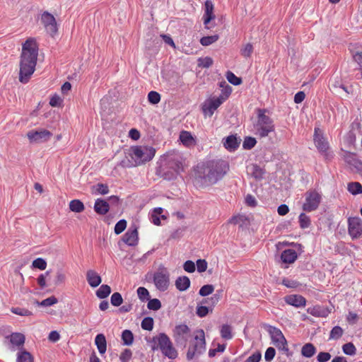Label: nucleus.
I'll return each instance as SVG.
<instances>
[{
	"mask_svg": "<svg viewBox=\"0 0 362 362\" xmlns=\"http://www.w3.org/2000/svg\"><path fill=\"white\" fill-rule=\"evenodd\" d=\"M229 170L227 161L221 159L207 160L197 165L194 169V182L199 187H206L216 184Z\"/></svg>",
	"mask_w": 362,
	"mask_h": 362,
	"instance_id": "nucleus-1",
	"label": "nucleus"
},
{
	"mask_svg": "<svg viewBox=\"0 0 362 362\" xmlns=\"http://www.w3.org/2000/svg\"><path fill=\"white\" fill-rule=\"evenodd\" d=\"M38 47L33 38L28 39L23 45L20 60L19 81L26 83L35 70Z\"/></svg>",
	"mask_w": 362,
	"mask_h": 362,
	"instance_id": "nucleus-2",
	"label": "nucleus"
},
{
	"mask_svg": "<svg viewBox=\"0 0 362 362\" xmlns=\"http://www.w3.org/2000/svg\"><path fill=\"white\" fill-rule=\"evenodd\" d=\"M147 342L151 344L153 351L159 349L165 357L170 359H175L177 357V350L169 337L165 333H159L151 339H147Z\"/></svg>",
	"mask_w": 362,
	"mask_h": 362,
	"instance_id": "nucleus-3",
	"label": "nucleus"
},
{
	"mask_svg": "<svg viewBox=\"0 0 362 362\" xmlns=\"http://www.w3.org/2000/svg\"><path fill=\"white\" fill-rule=\"evenodd\" d=\"M257 123L255 124V134L261 138L266 137L274 131L272 119L265 115V110H259Z\"/></svg>",
	"mask_w": 362,
	"mask_h": 362,
	"instance_id": "nucleus-4",
	"label": "nucleus"
},
{
	"mask_svg": "<svg viewBox=\"0 0 362 362\" xmlns=\"http://www.w3.org/2000/svg\"><path fill=\"white\" fill-rule=\"evenodd\" d=\"M206 351L205 334L203 329H199L196 332L194 340L191 342L187 352V358L190 361L194 357H198Z\"/></svg>",
	"mask_w": 362,
	"mask_h": 362,
	"instance_id": "nucleus-5",
	"label": "nucleus"
},
{
	"mask_svg": "<svg viewBox=\"0 0 362 362\" xmlns=\"http://www.w3.org/2000/svg\"><path fill=\"white\" fill-rule=\"evenodd\" d=\"M155 153L153 147L136 146L131 148L129 156L138 166L150 161L154 157Z\"/></svg>",
	"mask_w": 362,
	"mask_h": 362,
	"instance_id": "nucleus-6",
	"label": "nucleus"
},
{
	"mask_svg": "<svg viewBox=\"0 0 362 362\" xmlns=\"http://www.w3.org/2000/svg\"><path fill=\"white\" fill-rule=\"evenodd\" d=\"M165 165H167V168L172 170L164 173L165 179H173L180 171L182 170V158L178 154L168 155Z\"/></svg>",
	"mask_w": 362,
	"mask_h": 362,
	"instance_id": "nucleus-7",
	"label": "nucleus"
},
{
	"mask_svg": "<svg viewBox=\"0 0 362 362\" xmlns=\"http://www.w3.org/2000/svg\"><path fill=\"white\" fill-rule=\"evenodd\" d=\"M153 282L160 291H167L170 285V273L168 269L160 265L153 274Z\"/></svg>",
	"mask_w": 362,
	"mask_h": 362,
	"instance_id": "nucleus-8",
	"label": "nucleus"
},
{
	"mask_svg": "<svg viewBox=\"0 0 362 362\" xmlns=\"http://www.w3.org/2000/svg\"><path fill=\"white\" fill-rule=\"evenodd\" d=\"M267 331L271 337L273 344L279 350L284 351L286 355L288 356L289 349L288 347L287 341L282 332L279 329L272 326H269Z\"/></svg>",
	"mask_w": 362,
	"mask_h": 362,
	"instance_id": "nucleus-9",
	"label": "nucleus"
},
{
	"mask_svg": "<svg viewBox=\"0 0 362 362\" xmlns=\"http://www.w3.org/2000/svg\"><path fill=\"white\" fill-rule=\"evenodd\" d=\"M173 337L177 345L185 346L191 337L190 329L185 324L176 325L173 329Z\"/></svg>",
	"mask_w": 362,
	"mask_h": 362,
	"instance_id": "nucleus-10",
	"label": "nucleus"
},
{
	"mask_svg": "<svg viewBox=\"0 0 362 362\" xmlns=\"http://www.w3.org/2000/svg\"><path fill=\"white\" fill-rule=\"evenodd\" d=\"M305 200L303 204V210L310 212L316 210L320 202L321 195L315 190L308 191L305 194Z\"/></svg>",
	"mask_w": 362,
	"mask_h": 362,
	"instance_id": "nucleus-11",
	"label": "nucleus"
},
{
	"mask_svg": "<svg viewBox=\"0 0 362 362\" xmlns=\"http://www.w3.org/2000/svg\"><path fill=\"white\" fill-rule=\"evenodd\" d=\"M52 136V134L49 131L44 129L31 130L27 134V136L30 142L35 143H42L47 141L50 139Z\"/></svg>",
	"mask_w": 362,
	"mask_h": 362,
	"instance_id": "nucleus-12",
	"label": "nucleus"
},
{
	"mask_svg": "<svg viewBox=\"0 0 362 362\" xmlns=\"http://www.w3.org/2000/svg\"><path fill=\"white\" fill-rule=\"evenodd\" d=\"M349 234L353 239L358 238L362 235L361 219L358 217H351L348 220Z\"/></svg>",
	"mask_w": 362,
	"mask_h": 362,
	"instance_id": "nucleus-13",
	"label": "nucleus"
},
{
	"mask_svg": "<svg viewBox=\"0 0 362 362\" xmlns=\"http://www.w3.org/2000/svg\"><path fill=\"white\" fill-rule=\"evenodd\" d=\"M41 21L47 32L53 36L57 32V25L54 17L48 12H44Z\"/></svg>",
	"mask_w": 362,
	"mask_h": 362,
	"instance_id": "nucleus-14",
	"label": "nucleus"
},
{
	"mask_svg": "<svg viewBox=\"0 0 362 362\" xmlns=\"http://www.w3.org/2000/svg\"><path fill=\"white\" fill-rule=\"evenodd\" d=\"M223 98H212L204 102L202 105V111L206 117H211L214 111L223 103Z\"/></svg>",
	"mask_w": 362,
	"mask_h": 362,
	"instance_id": "nucleus-15",
	"label": "nucleus"
},
{
	"mask_svg": "<svg viewBox=\"0 0 362 362\" xmlns=\"http://www.w3.org/2000/svg\"><path fill=\"white\" fill-rule=\"evenodd\" d=\"M314 142L320 152L325 156H328L327 151L329 150V143L325 139L318 128L315 129Z\"/></svg>",
	"mask_w": 362,
	"mask_h": 362,
	"instance_id": "nucleus-16",
	"label": "nucleus"
},
{
	"mask_svg": "<svg viewBox=\"0 0 362 362\" xmlns=\"http://www.w3.org/2000/svg\"><path fill=\"white\" fill-rule=\"evenodd\" d=\"M344 159L351 170H355L358 173H362V161L357 158L355 153L346 151L344 155Z\"/></svg>",
	"mask_w": 362,
	"mask_h": 362,
	"instance_id": "nucleus-17",
	"label": "nucleus"
},
{
	"mask_svg": "<svg viewBox=\"0 0 362 362\" xmlns=\"http://www.w3.org/2000/svg\"><path fill=\"white\" fill-rule=\"evenodd\" d=\"M122 240L129 246L136 245L139 240L137 228H129L124 235Z\"/></svg>",
	"mask_w": 362,
	"mask_h": 362,
	"instance_id": "nucleus-18",
	"label": "nucleus"
},
{
	"mask_svg": "<svg viewBox=\"0 0 362 362\" xmlns=\"http://www.w3.org/2000/svg\"><path fill=\"white\" fill-rule=\"evenodd\" d=\"M285 302L296 308L304 307L306 304V300L300 295H288L284 297Z\"/></svg>",
	"mask_w": 362,
	"mask_h": 362,
	"instance_id": "nucleus-19",
	"label": "nucleus"
},
{
	"mask_svg": "<svg viewBox=\"0 0 362 362\" xmlns=\"http://www.w3.org/2000/svg\"><path fill=\"white\" fill-rule=\"evenodd\" d=\"M214 4L211 0H206L204 3V14L203 16L204 24L206 26L211 21L215 19L214 13Z\"/></svg>",
	"mask_w": 362,
	"mask_h": 362,
	"instance_id": "nucleus-20",
	"label": "nucleus"
},
{
	"mask_svg": "<svg viewBox=\"0 0 362 362\" xmlns=\"http://www.w3.org/2000/svg\"><path fill=\"white\" fill-rule=\"evenodd\" d=\"M247 173L255 180H259L263 178L264 171L257 164H252L247 168Z\"/></svg>",
	"mask_w": 362,
	"mask_h": 362,
	"instance_id": "nucleus-21",
	"label": "nucleus"
},
{
	"mask_svg": "<svg viewBox=\"0 0 362 362\" xmlns=\"http://www.w3.org/2000/svg\"><path fill=\"white\" fill-rule=\"evenodd\" d=\"M86 279L91 287H97L101 283V277L94 270H88L86 273Z\"/></svg>",
	"mask_w": 362,
	"mask_h": 362,
	"instance_id": "nucleus-22",
	"label": "nucleus"
},
{
	"mask_svg": "<svg viewBox=\"0 0 362 362\" xmlns=\"http://www.w3.org/2000/svg\"><path fill=\"white\" fill-rule=\"evenodd\" d=\"M110 206L107 201L101 199H96L94 204V210L97 214L105 215L108 212Z\"/></svg>",
	"mask_w": 362,
	"mask_h": 362,
	"instance_id": "nucleus-23",
	"label": "nucleus"
},
{
	"mask_svg": "<svg viewBox=\"0 0 362 362\" xmlns=\"http://www.w3.org/2000/svg\"><path fill=\"white\" fill-rule=\"evenodd\" d=\"M180 140L187 147H192L196 145V140L192 134L187 131H182L180 134Z\"/></svg>",
	"mask_w": 362,
	"mask_h": 362,
	"instance_id": "nucleus-24",
	"label": "nucleus"
},
{
	"mask_svg": "<svg viewBox=\"0 0 362 362\" xmlns=\"http://www.w3.org/2000/svg\"><path fill=\"white\" fill-rule=\"evenodd\" d=\"M281 259L286 264L293 263L297 259V253L294 250L287 249L282 252Z\"/></svg>",
	"mask_w": 362,
	"mask_h": 362,
	"instance_id": "nucleus-25",
	"label": "nucleus"
},
{
	"mask_svg": "<svg viewBox=\"0 0 362 362\" xmlns=\"http://www.w3.org/2000/svg\"><path fill=\"white\" fill-rule=\"evenodd\" d=\"M7 337L10 339L11 344L18 348L22 347L25 343V336L21 333L14 332Z\"/></svg>",
	"mask_w": 362,
	"mask_h": 362,
	"instance_id": "nucleus-26",
	"label": "nucleus"
},
{
	"mask_svg": "<svg viewBox=\"0 0 362 362\" xmlns=\"http://www.w3.org/2000/svg\"><path fill=\"white\" fill-rule=\"evenodd\" d=\"M95 344L100 354H104L107 350V341L103 334H98L95 338Z\"/></svg>",
	"mask_w": 362,
	"mask_h": 362,
	"instance_id": "nucleus-27",
	"label": "nucleus"
},
{
	"mask_svg": "<svg viewBox=\"0 0 362 362\" xmlns=\"http://www.w3.org/2000/svg\"><path fill=\"white\" fill-rule=\"evenodd\" d=\"M175 286L180 291H185L190 286V280L186 276H179L175 280Z\"/></svg>",
	"mask_w": 362,
	"mask_h": 362,
	"instance_id": "nucleus-28",
	"label": "nucleus"
},
{
	"mask_svg": "<svg viewBox=\"0 0 362 362\" xmlns=\"http://www.w3.org/2000/svg\"><path fill=\"white\" fill-rule=\"evenodd\" d=\"M240 141H238V138L234 135H230L226 139V141L223 144L226 148L230 151H234L238 147Z\"/></svg>",
	"mask_w": 362,
	"mask_h": 362,
	"instance_id": "nucleus-29",
	"label": "nucleus"
},
{
	"mask_svg": "<svg viewBox=\"0 0 362 362\" xmlns=\"http://www.w3.org/2000/svg\"><path fill=\"white\" fill-rule=\"evenodd\" d=\"M316 353L315 346L311 343H307L301 348V354L303 356L306 358H310L313 356Z\"/></svg>",
	"mask_w": 362,
	"mask_h": 362,
	"instance_id": "nucleus-30",
	"label": "nucleus"
},
{
	"mask_svg": "<svg viewBox=\"0 0 362 362\" xmlns=\"http://www.w3.org/2000/svg\"><path fill=\"white\" fill-rule=\"evenodd\" d=\"M69 209L71 211L81 213L84 211L83 203L79 199H74L69 202Z\"/></svg>",
	"mask_w": 362,
	"mask_h": 362,
	"instance_id": "nucleus-31",
	"label": "nucleus"
},
{
	"mask_svg": "<svg viewBox=\"0 0 362 362\" xmlns=\"http://www.w3.org/2000/svg\"><path fill=\"white\" fill-rule=\"evenodd\" d=\"M347 190L353 195L362 194V185L358 182H351L347 185Z\"/></svg>",
	"mask_w": 362,
	"mask_h": 362,
	"instance_id": "nucleus-32",
	"label": "nucleus"
},
{
	"mask_svg": "<svg viewBox=\"0 0 362 362\" xmlns=\"http://www.w3.org/2000/svg\"><path fill=\"white\" fill-rule=\"evenodd\" d=\"M360 128V124L358 122H354L351 124V129L348 133L346 140L349 144H354L356 141V134L354 131Z\"/></svg>",
	"mask_w": 362,
	"mask_h": 362,
	"instance_id": "nucleus-33",
	"label": "nucleus"
},
{
	"mask_svg": "<svg viewBox=\"0 0 362 362\" xmlns=\"http://www.w3.org/2000/svg\"><path fill=\"white\" fill-rule=\"evenodd\" d=\"M220 334L223 339H231L233 338L232 327L229 325H223L221 327Z\"/></svg>",
	"mask_w": 362,
	"mask_h": 362,
	"instance_id": "nucleus-34",
	"label": "nucleus"
},
{
	"mask_svg": "<svg viewBox=\"0 0 362 362\" xmlns=\"http://www.w3.org/2000/svg\"><path fill=\"white\" fill-rule=\"evenodd\" d=\"M111 293V288L108 285H102L96 291V296L99 298H105Z\"/></svg>",
	"mask_w": 362,
	"mask_h": 362,
	"instance_id": "nucleus-35",
	"label": "nucleus"
},
{
	"mask_svg": "<svg viewBox=\"0 0 362 362\" xmlns=\"http://www.w3.org/2000/svg\"><path fill=\"white\" fill-rule=\"evenodd\" d=\"M18 362H33L32 355L27 351H21L17 356Z\"/></svg>",
	"mask_w": 362,
	"mask_h": 362,
	"instance_id": "nucleus-36",
	"label": "nucleus"
},
{
	"mask_svg": "<svg viewBox=\"0 0 362 362\" xmlns=\"http://www.w3.org/2000/svg\"><path fill=\"white\" fill-rule=\"evenodd\" d=\"M122 339L124 345H131L134 341V336L132 332L129 329L124 330L122 334Z\"/></svg>",
	"mask_w": 362,
	"mask_h": 362,
	"instance_id": "nucleus-37",
	"label": "nucleus"
},
{
	"mask_svg": "<svg viewBox=\"0 0 362 362\" xmlns=\"http://www.w3.org/2000/svg\"><path fill=\"white\" fill-rule=\"evenodd\" d=\"M218 35L203 37L200 39V43L203 46H209L218 40Z\"/></svg>",
	"mask_w": 362,
	"mask_h": 362,
	"instance_id": "nucleus-38",
	"label": "nucleus"
},
{
	"mask_svg": "<svg viewBox=\"0 0 362 362\" xmlns=\"http://www.w3.org/2000/svg\"><path fill=\"white\" fill-rule=\"evenodd\" d=\"M344 333L341 327L339 326H335L332 328L329 334V339H338Z\"/></svg>",
	"mask_w": 362,
	"mask_h": 362,
	"instance_id": "nucleus-39",
	"label": "nucleus"
},
{
	"mask_svg": "<svg viewBox=\"0 0 362 362\" xmlns=\"http://www.w3.org/2000/svg\"><path fill=\"white\" fill-rule=\"evenodd\" d=\"M226 76L228 82L233 85L238 86L242 83V79L230 71L226 73Z\"/></svg>",
	"mask_w": 362,
	"mask_h": 362,
	"instance_id": "nucleus-40",
	"label": "nucleus"
},
{
	"mask_svg": "<svg viewBox=\"0 0 362 362\" xmlns=\"http://www.w3.org/2000/svg\"><path fill=\"white\" fill-rule=\"evenodd\" d=\"M141 328L144 330L151 331L153 328V320L151 317H145L141 324Z\"/></svg>",
	"mask_w": 362,
	"mask_h": 362,
	"instance_id": "nucleus-41",
	"label": "nucleus"
},
{
	"mask_svg": "<svg viewBox=\"0 0 362 362\" xmlns=\"http://www.w3.org/2000/svg\"><path fill=\"white\" fill-rule=\"evenodd\" d=\"M342 350L346 355L353 356L356 354V349L355 346L351 343H346L343 345Z\"/></svg>",
	"mask_w": 362,
	"mask_h": 362,
	"instance_id": "nucleus-42",
	"label": "nucleus"
},
{
	"mask_svg": "<svg viewBox=\"0 0 362 362\" xmlns=\"http://www.w3.org/2000/svg\"><path fill=\"white\" fill-rule=\"evenodd\" d=\"M299 223L301 228H307L310 225V217L304 213H301L299 216Z\"/></svg>",
	"mask_w": 362,
	"mask_h": 362,
	"instance_id": "nucleus-43",
	"label": "nucleus"
},
{
	"mask_svg": "<svg viewBox=\"0 0 362 362\" xmlns=\"http://www.w3.org/2000/svg\"><path fill=\"white\" fill-rule=\"evenodd\" d=\"M148 100L153 105L158 104L160 100V95L156 91H150L148 94Z\"/></svg>",
	"mask_w": 362,
	"mask_h": 362,
	"instance_id": "nucleus-44",
	"label": "nucleus"
},
{
	"mask_svg": "<svg viewBox=\"0 0 362 362\" xmlns=\"http://www.w3.org/2000/svg\"><path fill=\"white\" fill-rule=\"evenodd\" d=\"M110 302L115 307L119 306L123 302L122 295L118 292L114 293L111 296Z\"/></svg>",
	"mask_w": 362,
	"mask_h": 362,
	"instance_id": "nucleus-45",
	"label": "nucleus"
},
{
	"mask_svg": "<svg viewBox=\"0 0 362 362\" xmlns=\"http://www.w3.org/2000/svg\"><path fill=\"white\" fill-rule=\"evenodd\" d=\"M253 52V46L251 43H247L240 49V54L244 57H250Z\"/></svg>",
	"mask_w": 362,
	"mask_h": 362,
	"instance_id": "nucleus-46",
	"label": "nucleus"
},
{
	"mask_svg": "<svg viewBox=\"0 0 362 362\" xmlns=\"http://www.w3.org/2000/svg\"><path fill=\"white\" fill-rule=\"evenodd\" d=\"M11 311L13 313L21 316H30L32 315V312L30 311L29 310L19 307L12 308Z\"/></svg>",
	"mask_w": 362,
	"mask_h": 362,
	"instance_id": "nucleus-47",
	"label": "nucleus"
},
{
	"mask_svg": "<svg viewBox=\"0 0 362 362\" xmlns=\"http://www.w3.org/2000/svg\"><path fill=\"white\" fill-rule=\"evenodd\" d=\"M214 287L213 285L207 284L203 286L199 291V294L202 296H206L213 293Z\"/></svg>",
	"mask_w": 362,
	"mask_h": 362,
	"instance_id": "nucleus-48",
	"label": "nucleus"
},
{
	"mask_svg": "<svg viewBox=\"0 0 362 362\" xmlns=\"http://www.w3.org/2000/svg\"><path fill=\"white\" fill-rule=\"evenodd\" d=\"M147 307L149 310H158L161 308V303L157 298L151 299L148 302Z\"/></svg>",
	"mask_w": 362,
	"mask_h": 362,
	"instance_id": "nucleus-49",
	"label": "nucleus"
},
{
	"mask_svg": "<svg viewBox=\"0 0 362 362\" xmlns=\"http://www.w3.org/2000/svg\"><path fill=\"white\" fill-rule=\"evenodd\" d=\"M127 227V221L124 219L119 221L115 226V233L119 235L122 233Z\"/></svg>",
	"mask_w": 362,
	"mask_h": 362,
	"instance_id": "nucleus-50",
	"label": "nucleus"
},
{
	"mask_svg": "<svg viewBox=\"0 0 362 362\" xmlns=\"http://www.w3.org/2000/svg\"><path fill=\"white\" fill-rule=\"evenodd\" d=\"M198 62V66L203 68H209L213 64V59L209 57L199 58Z\"/></svg>",
	"mask_w": 362,
	"mask_h": 362,
	"instance_id": "nucleus-51",
	"label": "nucleus"
},
{
	"mask_svg": "<svg viewBox=\"0 0 362 362\" xmlns=\"http://www.w3.org/2000/svg\"><path fill=\"white\" fill-rule=\"evenodd\" d=\"M256 143L257 141L255 138L247 136L245 139L243 146L245 149H251L255 146Z\"/></svg>",
	"mask_w": 362,
	"mask_h": 362,
	"instance_id": "nucleus-52",
	"label": "nucleus"
},
{
	"mask_svg": "<svg viewBox=\"0 0 362 362\" xmlns=\"http://www.w3.org/2000/svg\"><path fill=\"white\" fill-rule=\"evenodd\" d=\"M32 265L35 268H37L41 270H44L47 267V262L44 259L39 257V258L35 259L33 262Z\"/></svg>",
	"mask_w": 362,
	"mask_h": 362,
	"instance_id": "nucleus-53",
	"label": "nucleus"
},
{
	"mask_svg": "<svg viewBox=\"0 0 362 362\" xmlns=\"http://www.w3.org/2000/svg\"><path fill=\"white\" fill-rule=\"evenodd\" d=\"M66 281V274L62 270H58L56 273L54 284L58 286L64 284Z\"/></svg>",
	"mask_w": 362,
	"mask_h": 362,
	"instance_id": "nucleus-54",
	"label": "nucleus"
},
{
	"mask_svg": "<svg viewBox=\"0 0 362 362\" xmlns=\"http://www.w3.org/2000/svg\"><path fill=\"white\" fill-rule=\"evenodd\" d=\"M137 294H138V296L140 298V300H141L142 301L148 299L149 292L144 287H139L137 289Z\"/></svg>",
	"mask_w": 362,
	"mask_h": 362,
	"instance_id": "nucleus-55",
	"label": "nucleus"
},
{
	"mask_svg": "<svg viewBox=\"0 0 362 362\" xmlns=\"http://www.w3.org/2000/svg\"><path fill=\"white\" fill-rule=\"evenodd\" d=\"M119 165L122 168H130L132 167H136L137 165L135 164V161L132 158L126 157L124 159L121 160Z\"/></svg>",
	"mask_w": 362,
	"mask_h": 362,
	"instance_id": "nucleus-56",
	"label": "nucleus"
},
{
	"mask_svg": "<svg viewBox=\"0 0 362 362\" xmlns=\"http://www.w3.org/2000/svg\"><path fill=\"white\" fill-rule=\"evenodd\" d=\"M183 269L187 272L192 273L196 269L195 264L191 260H187L184 263Z\"/></svg>",
	"mask_w": 362,
	"mask_h": 362,
	"instance_id": "nucleus-57",
	"label": "nucleus"
},
{
	"mask_svg": "<svg viewBox=\"0 0 362 362\" xmlns=\"http://www.w3.org/2000/svg\"><path fill=\"white\" fill-rule=\"evenodd\" d=\"M209 312L208 307L204 305H198L197 308L196 313L200 317H205Z\"/></svg>",
	"mask_w": 362,
	"mask_h": 362,
	"instance_id": "nucleus-58",
	"label": "nucleus"
},
{
	"mask_svg": "<svg viewBox=\"0 0 362 362\" xmlns=\"http://www.w3.org/2000/svg\"><path fill=\"white\" fill-rule=\"evenodd\" d=\"M282 284L288 288H296L299 286V283L298 281L287 278H284L282 280Z\"/></svg>",
	"mask_w": 362,
	"mask_h": 362,
	"instance_id": "nucleus-59",
	"label": "nucleus"
},
{
	"mask_svg": "<svg viewBox=\"0 0 362 362\" xmlns=\"http://www.w3.org/2000/svg\"><path fill=\"white\" fill-rule=\"evenodd\" d=\"M58 300L57 298H55L54 296H51L41 301L40 305L42 306H50L56 304Z\"/></svg>",
	"mask_w": 362,
	"mask_h": 362,
	"instance_id": "nucleus-60",
	"label": "nucleus"
},
{
	"mask_svg": "<svg viewBox=\"0 0 362 362\" xmlns=\"http://www.w3.org/2000/svg\"><path fill=\"white\" fill-rule=\"evenodd\" d=\"M276 351L273 347H269L265 352L264 358L267 361H271L275 356Z\"/></svg>",
	"mask_w": 362,
	"mask_h": 362,
	"instance_id": "nucleus-61",
	"label": "nucleus"
},
{
	"mask_svg": "<svg viewBox=\"0 0 362 362\" xmlns=\"http://www.w3.org/2000/svg\"><path fill=\"white\" fill-rule=\"evenodd\" d=\"M197 267L199 272H204L207 269V262L205 259H199L197 261Z\"/></svg>",
	"mask_w": 362,
	"mask_h": 362,
	"instance_id": "nucleus-62",
	"label": "nucleus"
},
{
	"mask_svg": "<svg viewBox=\"0 0 362 362\" xmlns=\"http://www.w3.org/2000/svg\"><path fill=\"white\" fill-rule=\"evenodd\" d=\"M331 358V354L328 352H320L317 356L318 362H327Z\"/></svg>",
	"mask_w": 362,
	"mask_h": 362,
	"instance_id": "nucleus-63",
	"label": "nucleus"
},
{
	"mask_svg": "<svg viewBox=\"0 0 362 362\" xmlns=\"http://www.w3.org/2000/svg\"><path fill=\"white\" fill-rule=\"evenodd\" d=\"M262 358V354L260 352H255L252 355H251L250 357L247 358V359L245 362H259Z\"/></svg>",
	"mask_w": 362,
	"mask_h": 362,
	"instance_id": "nucleus-64",
	"label": "nucleus"
}]
</instances>
